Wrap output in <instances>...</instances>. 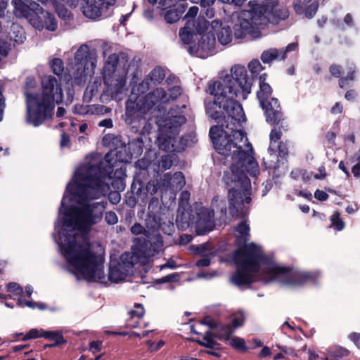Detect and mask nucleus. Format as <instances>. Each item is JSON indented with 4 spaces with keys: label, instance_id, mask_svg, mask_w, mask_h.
I'll use <instances>...</instances> for the list:
<instances>
[{
    "label": "nucleus",
    "instance_id": "1",
    "mask_svg": "<svg viewBox=\"0 0 360 360\" xmlns=\"http://www.w3.org/2000/svg\"><path fill=\"white\" fill-rule=\"evenodd\" d=\"M122 151L111 150L105 156L107 164L103 170L98 166L100 160L94 159L81 165L68 184L59 210V219L55 224L58 236L54 240L59 252L65 259L70 270L77 278L106 284L119 283L125 279L134 264H146L159 253L163 247L160 234L146 240V236L135 238L132 251L120 256V261L111 260L108 274L104 273V248L99 243L91 244L86 234L92 226L101 221L106 202L94 200L105 195L113 185V179L124 175L122 167L113 168L117 162H127Z\"/></svg>",
    "mask_w": 360,
    "mask_h": 360
},
{
    "label": "nucleus",
    "instance_id": "2",
    "mask_svg": "<svg viewBox=\"0 0 360 360\" xmlns=\"http://www.w3.org/2000/svg\"><path fill=\"white\" fill-rule=\"evenodd\" d=\"M252 82L248 79L244 67L235 66L231 75L209 84L208 91L214 101L207 102V114L218 120L227 113L224 122L220 126H213L210 136L216 150L226 159L230 171L224 176L226 185L232 186L229 190L230 213L245 216L251 202L250 181L245 172L256 176L259 173V165L254 157L253 148L240 129V124L245 121V116L238 99L245 100L251 92Z\"/></svg>",
    "mask_w": 360,
    "mask_h": 360
},
{
    "label": "nucleus",
    "instance_id": "3",
    "mask_svg": "<svg viewBox=\"0 0 360 360\" xmlns=\"http://www.w3.org/2000/svg\"><path fill=\"white\" fill-rule=\"evenodd\" d=\"M238 269L231 278L237 286L262 281H276L291 287L306 283H316L320 277L319 271L301 272L279 265L273 259L264 257L262 248L255 243L245 244L234 254Z\"/></svg>",
    "mask_w": 360,
    "mask_h": 360
},
{
    "label": "nucleus",
    "instance_id": "4",
    "mask_svg": "<svg viewBox=\"0 0 360 360\" xmlns=\"http://www.w3.org/2000/svg\"><path fill=\"white\" fill-rule=\"evenodd\" d=\"M250 10L240 12L235 23L233 30L236 38H244L249 35L252 38L260 37V27L269 22L277 23L286 19L289 15L286 8H280L277 2L272 5H260L249 2Z\"/></svg>",
    "mask_w": 360,
    "mask_h": 360
},
{
    "label": "nucleus",
    "instance_id": "5",
    "mask_svg": "<svg viewBox=\"0 0 360 360\" xmlns=\"http://www.w3.org/2000/svg\"><path fill=\"white\" fill-rule=\"evenodd\" d=\"M41 94H32L27 91L26 121L34 127L41 124L45 118L52 112L56 104L63 101V91L58 81L51 75L41 78Z\"/></svg>",
    "mask_w": 360,
    "mask_h": 360
},
{
    "label": "nucleus",
    "instance_id": "6",
    "mask_svg": "<svg viewBox=\"0 0 360 360\" xmlns=\"http://www.w3.org/2000/svg\"><path fill=\"white\" fill-rule=\"evenodd\" d=\"M198 30H204V34L198 39V43L190 48V51L202 58L214 53L217 40L220 44L226 46L231 43L233 37L231 27L220 20H214L210 22L202 18L200 19Z\"/></svg>",
    "mask_w": 360,
    "mask_h": 360
},
{
    "label": "nucleus",
    "instance_id": "7",
    "mask_svg": "<svg viewBox=\"0 0 360 360\" xmlns=\"http://www.w3.org/2000/svg\"><path fill=\"white\" fill-rule=\"evenodd\" d=\"M97 57L95 53L89 51L86 44L81 45L74 56V64L70 74L77 84L84 82L88 77H91L95 72Z\"/></svg>",
    "mask_w": 360,
    "mask_h": 360
},
{
    "label": "nucleus",
    "instance_id": "8",
    "mask_svg": "<svg viewBox=\"0 0 360 360\" xmlns=\"http://www.w3.org/2000/svg\"><path fill=\"white\" fill-rule=\"evenodd\" d=\"M184 116L172 115L163 120H159L158 124L160 131L157 139V144L160 149L165 151H174L175 139L179 133V127L185 123Z\"/></svg>",
    "mask_w": 360,
    "mask_h": 360
},
{
    "label": "nucleus",
    "instance_id": "9",
    "mask_svg": "<svg viewBox=\"0 0 360 360\" xmlns=\"http://www.w3.org/2000/svg\"><path fill=\"white\" fill-rule=\"evenodd\" d=\"M127 72L122 70V73L103 76L104 84L106 86V93L112 98L120 101L127 91L126 88Z\"/></svg>",
    "mask_w": 360,
    "mask_h": 360
},
{
    "label": "nucleus",
    "instance_id": "10",
    "mask_svg": "<svg viewBox=\"0 0 360 360\" xmlns=\"http://www.w3.org/2000/svg\"><path fill=\"white\" fill-rule=\"evenodd\" d=\"M213 212L209 208L197 205L195 229L198 235H204L214 229L215 223Z\"/></svg>",
    "mask_w": 360,
    "mask_h": 360
},
{
    "label": "nucleus",
    "instance_id": "11",
    "mask_svg": "<svg viewBox=\"0 0 360 360\" xmlns=\"http://www.w3.org/2000/svg\"><path fill=\"white\" fill-rule=\"evenodd\" d=\"M116 0H86L83 8L84 15L91 19L108 15V9L115 5Z\"/></svg>",
    "mask_w": 360,
    "mask_h": 360
},
{
    "label": "nucleus",
    "instance_id": "12",
    "mask_svg": "<svg viewBox=\"0 0 360 360\" xmlns=\"http://www.w3.org/2000/svg\"><path fill=\"white\" fill-rule=\"evenodd\" d=\"M197 20H188L185 26L179 30V37L181 41L184 44H190L192 41L191 46L188 47V52L193 55L190 51V48L195 44L198 42V39L204 34V30H198V25L200 23V19Z\"/></svg>",
    "mask_w": 360,
    "mask_h": 360
},
{
    "label": "nucleus",
    "instance_id": "13",
    "mask_svg": "<svg viewBox=\"0 0 360 360\" xmlns=\"http://www.w3.org/2000/svg\"><path fill=\"white\" fill-rule=\"evenodd\" d=\"M30 22L39 30L46 29L49 31H55L58 27V22L54 15L41 8V10L34 11L33 16L30 18Z\"/></svg>",
    "mask_w": 360,
    "mask_h": 360
},
{
    "label": "nucleus",
    "instance_id": "14",
    "mask_svg": "<svg viewBox=\"0 0 360 360\" xmlns=\"http://www.w3.org/2000/svg\"><path fill=\"white\" fill-rule=\"evenodd\" d=\"M150 104L145 101L144 96H138L134 100L131 96L126 103V117L127 120L142 117L150 109Z\"/></svg>",
    "mask_w": 360,
    "mask_h": 360
},
{
    "label": "nucleus",
    "instance_id": "15",
    "mask_svg": "<svg viewBox=\"0 0 360 360\" xmlns=\"http://www.w3.org/2000/svg\"><path fill=\"white\" fill-rule=\"evenodd\" d=\"M270 144L268 148L269 156L271 158V162H266V158H264V164L266 168L275 167V161L277 160L276 152L278 151L280 155H285L287 153L286 148L281 146L280 139L281 132L276 128L271 130L270 133Z\"/></svg>",
    "mask_w": 360,
    "mask_h": 360
},
{
    "label": "nucleus",
    "instance_id": "16",
    "mask_svg": "<svg viewBox=\"0 0 360 360\" xmlns=\"http://www.w3.org/2000/svg\"><path fill=\"white\" fill-rule=\"evenodd\" d=\"M12 5L13 6V13L18 18H25L30 20V18L33 16L31 11L34 13L41 10L39 4H36L32 0H12Z\"/></svg>",
    "mask_w": 360,
    "mask_h": 360
},
{
    "label": "nucleus",
    "instance_id": "17",
    "mask_svg": "<svg viewBox=\"0 0 360 360\" xmlns=\"http://www.w3.org/2000/svg\"><path fill=\"white\" fill-rule=\"evenodd\" d=\"M265 110L266 121L271 124H277L282 120L281 108L277 98H271L260 103Z\"/></svg>",
    "mask_w": 360,
    "mask_h": 360
},
{
    "label": "nucleus",
    "instance_id": "18",
    "mask_svg": "<svg viewBox=\"0 0 360 360\" xmlns=\"http://www.w3.org/2000/svg\"><path fill=\"white\" fill-rule=\"evenodd\" d=\"M233 329L230 326H223L218 328L217 336L236 349L244 350L245 342L243 338L232 336Z\"/></svg>",
    "mask_w": 360,
    "mask_h": 360
},
{
    "label": "nucleus",
    "instance_id": "19",
    "mask_svg": "<svg viewBox=\"0 0 360 360\" xmlns=\"http://www.w3.org/2000/svg\"><path fill=\"white\" fill-rule=\"evenodd\" d=\"M73 111L82 115H104L110 112V109L103 105H75Z\"/></svg>",
    "mask_w": 360,
    "mask_h": 360
},
{
    "label": "nucleus",
    "instance_id": "20",
    "mask_svg": "<svg viewBox=\"0 0 360 360\" xmlns=\"http://www.w3.org/2000/svg\"><path fill=\"white\" fill-rule=\"evenodd\" d=\"M185 184V179L181 172H176L173 175L167 173L164 176L162 186L172 191H179L184 186Z\"/></svg>",
    "mask_w": 360,
    "mask_h": 360
},
{
    "label": "nucleus",
    "instance_id": "21",
    "mask_svg": "<svg viewBox=\"0 0 360 360\" xmlns=\"http://www.w3.org/2000/svg\"><path fill=\"white\" fill-rule=\"evenodd\" d=\"M208 249L209 245L206 243L195 247L196 253L204 254L202 257L196 262L197 266L205 267L210 264V259L214 256V252L213 251H209L208 252H206Z\"/></svg>",
    "mask_w": 360,
    "mask_h": 360
},
{
    "label": "nucleus",
    "instance_id": "22",
    "mask_svg": "<svg viewBox=\"0 0 360 360\" xmlns=\"http://www.w3.org/2000/svg\"><path fill=\"white\" fill-rule=\"evenodd\" d=\"M267 75L264 73L259 77V89L257 93V98L259 103L269 99V97L272 93V89L271 86L265 81Z\"/></svg>",
    "mask_w": 360,
    "mask_h": 360
},
{
    "label": "nucleus",
    "instance_id": "23",
    "mask_svg": "<svg viewBox=\"0 0 360 360\" xmlns=\"http://www.w3.org/2000/svg\"><path fill=\"white\" fill-rule=\"evenodd\" d=\"M145 97V101L150 105L151 108L158 101L167 102L169 98H167V93L162 88H158L153 92L148 94Z\"/></svg>",
    "mask_w": 360,
    "mask_h": 360
},
{
    "label": "nucleus",
    "instance_id": "24",
    "mask_svg": "<svg viewBox=\"0 0 360 360\" xmlns=\"http://www.w3.org/2000/svg\"><path fill=\"white\" fill-rule=\"evenodd\" d=\"M285 58V53L283 49H269L262 52L261 60L264 63H270L274 60H283Z\"/></svg>",
    "mask_w": 360,
    "mask_h": 360
},
{
    "label": "nucleus",
    "instance_id": "25",
    "mask_svg": "<svg viewBox=\"0 0 360 360\" xmlns=\"http://www.w3.org/2000/svg\"><path fill=\"white\" fill-rule=\"evenodd\" d=\"M118 63V56L115 53L110 54L105 63L103 72V76L105 75H111L112 74L116 75L122 73L117 70V65Z\"/></svg>",
    "mask_w": 360,
    "mask_h": 360
},
{
    "label": "nucleus",
    "instance_id": "26",
    "mask_svg": "<svg viewBox=\"0 0 360 360\" xmlns=\"http://www.w3.org/2000/svg\"><path fill=\"white\" fill-rule=\"evenodd\" d=\"M8 36L11 41H13L17 44H22L25 40L23 28L18 24H13L11 25Z\"/></svg>",
    "mask_w": 360,
    "mask_h": 360
},
{
    "label": "nucleus",
    "instance_id": "27",
    "mask_svg": "<svg viewBox=\"0 0 360 360\" xmlns=\"http://www.w3.org/2000/svg\"><path fill=\"white\" fill-rule=\"evenodd\" d=\"M185 11L184 6L169 9L165 13V19L168 23H174L178 21Z\"/></svg>",
    "mask_w": 360,
    "mask_h": 360
},
{
    "label": "nucleus",
    "instance_id": "28",
    "mask_svg": "<svg viewBox=\"0 0 360 360\" xmlns=\"http://www.w3.org/2000/svg\"><path fill=\"white\" fill-rule=\"evenodd\" d=\"M235 236L245 242L248 239L250 236V227L246 221H243L238 225L235 231Z\"/></svg>",
    "mask_w": 360,
    "mask_h": 360
},
{
    "label": "nucleus",
    "instance_id": "29",
    "mask_svg": "<svg viewBox=\"0 0 360 360\" xmlns=\"http://www.w3.org/2000/svg\"><path fill=\"white\" fill-rule=\"evenodd\" d=\"M198 342L210 349H215L217 348V343L213 339L212 334L210 331H207L205 333V335H202L201 340H198Z\"/></svg>",
    "mask_w": 360,
    "mask_h": 360
},
{
    "label": "nucleus",
    "instance_id": "30",
    "mask_svg": "<svg viewBox=\"0 0 360 360\" xmlns=\"http://www.w3.org/2000/svg\"><path fill=\"white\" fill-rule=\"evenodd\" d=\"M244 320V314L241 311H238L232 316L231 323L226 326H230L234 331L236 328L240 327L243 324Z\"/></svg>",
    "mask_w": 360,
    "mask_h": 360
},
{
    "label": "nucleus",
    "instance_id": "31",
    "mask_svg": "<svg viewBox=\"0 0 360 360\" xmlns=\"http://www.w3.org/2000/svg\"><path fill=\"white\" fill-rule=\"evenodd\" d=\"M50 67L52 72L56 75H60L63 72V62L60 58H54L50 62Z\"/></svg>",
    "mask_w": 360,
    "mask_h": 360
},
{
    "label": "nucleus",
    "instance_id": "32",
    "mask_svg": "<svg viewBox=\"0 0 360 360\" xmlns=\"http://www.w3.org/2000/svg\"><path fill=\"white\" fill-rule=\"evenodd\" d=\"M165 72L160 68H155L150 73V80L153 81L155 84L160 83L165 79Z\"/></svg>",
    "mask_w": 360,
    "mask_h": 360
},
{
    "label": "nucleus",
    "instance_id": "33",
    "mask_svg": "<svg viewBox=\"0 0 360 360\" xmlns=\"http://www.w3.org/2000/svg\"><path fill=\"white\" fill-rule=\"evenodd\" d=\"M330 221L332 226H334L338 231H342L344 229L345 222L340 219L339 212H333L330 217Z\"/></svg>",
    "mask_w": 360,
    "mask_h": 360
},
{
    "label": "nucleus",
    "instance_id": "34",
    "mask_svg": "<svg viewBox=\"0 0 360 360\" xmlns=\"http://www.w3.org/2000/svg\"><path fill=\"white\" fill-rule=\"evenodd\" d=\"M18 305L20 307H27L32 309L36 307L40 309H45V306L42 303H36L30 300H25L20 297L18 299Z\"/></svg>",
    "mask_w": 360,
    "mask_h": 360
},
{
    "label": "nucleus",
    "instance_id": "35",
    "mask_svg": "<svg viewBox=\"0 0 360 360\" xmlns=\"http://www.w3.org/2000/svg\"><path fill=\"white\" fill-rule=\"evenodd\" d=\"M43 337L54 340L57 344H60L63 341L60 333L56 331H44Z\"/></svg>",
    "mask_w": 360,
    "mask_h": 360
},
{
    "label": "nucleus",
    "instance_id": "36",
    "mask_svg": "<svg viewBox=\"0 0 360 360\" xmlns=\"http://www.w3.org/2000/svg\"><path fill=\"white\" fill-rule=\"evenodd\" d=\"M248 69L252 75H257L262 70L263 67L258 60H253L249 63Z\"/></svg>",
    "mask_w": 360,
    "mask_h": 360
},
{
    "label": "nucleus",
    "instance_id": "37",
    "mask_svg": "<svg viewBox=\"0 0 360 360\" xmlns=\"http://www.w3.org/2000/svg\"><path fill=\"white\" fill-rule=\"evenodd\" d=\"M8 292L13 294L14 296L22 295L23 292L22 288L16 283H11L7 285Z\"/></svg>",
    "mask_w": 360,
    "mask_h": 360
},
{
    "label": "nucleus",
    "instance_id": "38",
    "mask_svg": "<svg viewBox=\"0 0 360 360\" xmlns=\"http://www.w3.org/2000/svg\"><path fill=\"white\" fill-rule=\"evenodd\" d=\"M145 313L143 307L140 304H136L134 307V309L130 311V315L131 319L141 318Z\"/></svg>",
    "mask_w": 360,
    "mask_h": 360
},
{
    "label": "nucleus",
    "instance_id": "39",
    "mask_svg": "<svg viewBox=\"0 0 360 360\" xmlns=\"http://www.w3.org/2000/svg\"><path fill=\"white\" fill-rule=\"evenodd\" d=\"M311 4L307 7L305 11V15L308 18H311L316 13L319 4L318 1L311 0Z\"/></svg>",
    "mask_w": 360,
    "mask_h": 360
},
{
    "label": "nucleus",
    "instance_id": "40",
    "mask_svg": "<svg viewBox=\"0 0 360 360\" xmlns=\"http://www.w3.org/2000/svg\"><path fill=\"white\" fill-rule=\"evenodd\" d=\"M44 330H38L37 328L31 329L23 338V340H27L32 338H37L43 337Z\"/></svg>",
    "mask_w": 360,
    "mask_h": 360
},
{
    "label": "nucleus",
    "instance_id": "41",
    "mask_svg": "<svg viewBox=\"0 0 360 360\" xmlns=\"http://www.w3.org/2000/svg\"><path fill=\"white\" fill-rule=\"evenodd\" d=\"M105 221L109 225H114L117 223L118 217L115 212L109 211L105 213Z\"/></svg>",
    "mask_w": 360,
    "mask_h": 360
},
{
    "label": "nucleus",
    "instance_id": "42",
    "mask_svg": "<svg viewBox=\"0 0 360 360\" xmlns=\"http://www.w3.org/2000/svg\"><path fill=\"white\" fill-rule=\"evenodd\" d=\"M9 49L8 43L0 39V60L8 56Z\"/></svg>",
    "mask_w": 360,
    "mask_h": 360
},
{
    "label": "nucleus",
    "instance_id": "43",
    "mask_svg": "<svg viewBox=\"0 0 360 360\" xmlns=\"http://www.w3.org/2000/svg\"><path fill=\"white\" fill-rule=\"evenodd\" d=\"M172 165V161L169 155L162 156L159 163V167L166 170L169 169Z\"/></svg>",
    "mask_w": 360,
    "mask_h": 360
},
{
    "label": "nucleus",
    "instance_id": "44",
    "mask_svg": "<svg viewBox=\"0 0 360 360\" xmlns=\"http://www.w3.org/2000/svg\"><path fill=\"white\" fill-rule=\"evenodd\" d=\"M314 197L320 201H326L328 198V195L323 191L316 190L314 193Z\"/></svg>",
    "mask_w": 360,
    "mask_h": 360
},
{
    "label": "nucleus",
    "instance_id": "45",
    "mask_svg": "<svg viewBox=\"0 0 360 360\" xmlns=\"http://www.w3.org/2000/svg\"><path fill=\"white\" fill-rule=\"evenodd\" d=\"M353 68L352 67H349V70H348V73H347V75L345 77H342L340 79V82H339V84H340V86L341 88H344L345 86V82L347 81V80H353L354 77H352V74H351V72H354L353 70Z\"/></svg>",
    "mask_w": 360,
    "mask_h": 360
},
{
    "label": "nucleus",
    "instance_id": "46",
    "mask_svg": "<svg viewBox=\"0 0 360 360\" xmlns=\"http://www.w3.org/2000/svg\"><path fill=\"white\" fill-rule=\"evenodd\" d=\"M102 343L99 341H93L90 343L89 349L93 352H97L101 351Z\"/></svg>",
    "mask_w": 360,
    "mask_h": 360
},
{
    "label": "nucleus",
    "instance_id": "47",
    "mask_svg": "<svg viewBox=\"0 0 360 360\" xmlns=\"http://www.w3.org/2000/svg\"><path fill=\"white\" fill-rule=\"evenodd\" d=\"M326 176L327 175H326L325 167L323 166H321L319 168L318 172L314 174V177L316 179L323 180L326 177Z\"/></svg>",
    "mask_w": 360,
    "mask_h": 360
},
{
    "label": "nucleus",
    "instance_id": "48",
    "mask_svg": "<svg viewBox=\"0 0 360 360\" xmlns=\"http://www.w3.org/2000/svg\"><path fill=\"white\" fill-rule=\"evenodd\" d=\"M181 94V89L179 86H174L169 89V96L172 99L176 98Z\"/></svg>",
    "mask_w": 360,
    "mask_h": 360
},
{
    "label": "nucleus",
    "instance_id": "49",
    "mask_svg": "<svg viewBox=\"0 0 360 360\" xmlns=\"http://www.w3.org/2000/svg\"><path fill=\"white\" fill-rule=\"evenodd\" d=\"M56 11L58 12V15L60 18H69V16H70L69 11L66 8H63V6H57Z\"/></svg>",
    "mask_w": 360,
    "mask_h": 360
},
{
    "label": "nucleus",
    "instance_id": "50",
    "mask_svg": "<svg viewBox=\"0 0 360 360\" xmlns=\"http://www.w3.org/2000/svg\"><path fill=\"white\" fill-rule=\"evenodd\" d=\"M120 199H121V196L119 193L113 192V193H110L109 200L112 204H114V205L117 204L120 201Z\"/></svg>",
    "mask_w": 360,
    "mask_h": 360
},
{
    "label": "nucleus",
    "instance_id": "51",
    "mask_svg": "<svg viewBox=\"0 0 360 360\" xmlns=\"http://www.w3.org/2000/svg\"><path fill=\"white\" fill-rule=\"evenodd\" d=\"M330 73L335 76V77H340L342 72V68L338 65H332L330 68Z\"/></svg>",
    "mask_w": 360,
    "mask_h": 360
},
{
    "label": "nucleus",
    "instance_id": "52",
    "mask_svg": "<svg viewBox=\"0 0 360 360\" xmlns=\"http://www.w3.org/2000/svg\"><path fill=\"white\" fill-rule=\"evenodd\" d=\"M201 323L207 325L211 328H214L217 327V323H216V321L210 317L204 319L203 321H202Z\"/></svg>",
    "mask_w": 360,
    "mask_h": 360
},
{
    "label": "nucleus",
    "instance_id": "53",
    "mask_svg": "<svg viewBox=\"0 0 360 360\" xmlns=\"http://www.w3.org/2000/svg\"><path fill=\"white\" fill-rule=\"evenodd\" d=\"M218 202H219V205H221V212L224 214L226 212V208L224 207V203L222 200H219V198H214L212 200V204H211L212 208L214 209L215 207V206L218 205Z\"/></svg>",
    "mask_w": 360,
    "mask_h": 360
},
{
    "label": "nucleus",
    "instance_id": "54",
    "mask_svg": "<svg viewBox=\"0 0 360 360\" xmlns=\"http://www.w3.org/2000/svg\"><path fill=\"white\" fill-rule=\"evenodd\" d=\"M5 107V99L1 91H0V122L3 120Z\"/></svg>",
    "mask_w": 360,
    "mask_h": 360
},
{
    "label": "nucleus",
    "instance_id": "55",
    "mask_svg": "<svg viewBox=\"0 0 360 360\" xmlns=\"http://www.w3.org/2000/svg\"><path fill=\"white\" fill-rule=\"evenodd\" d=\"M198 13V8L197 6H192L189 8L188 13L186 15V18H193L196 16Z\"/></svg>",
    "mask_w": 360,
    "mask_h": 360
},
{
    "label": "nucleus",
    "instance_id": "56",
    "mask_svg": "<svg viewBox=\"0 0 360 360\" xmlns=\"http://www.w3.org/2000/svg\"><path fill=\"white\" fill-rule=\"evenodd\" d=\"M144 231V228L139 224H134L131 228V231L134 234H140Z\"/></svg>",
    "mask_w": 360,
    "mask_h": 360
},
{
    "label": "nucleus",
    "instance_id": "57",
    "mask_svg": "<svg viewBox=\"0 0 360 360\" xmlns=\"http://www.w3.org/2000/svg\"><path fill=\"white\" fill-rule=\"evenodd\" d=\"M70 139L65 134H63L61 136L60 140V146L62 148H69L70 147Z\"/></svg>",
    "mask_w": 360,
    "mask_h": 360
},
{
    "label": "nucleus",
    "instance_id": "58",
    "mask_svg": "<svg viewBox=\"0 0 360 360\" xmlns=\"http://www.w3.org/2000/svg\"><path fill=\"white\" fill-rule=\"evenodd\" d=\"M300 176H302V178L303 179V180H308L309 179L308 176L307 178H305L304 174L302 173V171H301V170L296 169V170L292 171L291 176L292 178L298 179L300 177Z\"/></svg>",
    "mask_w": 360,
    "mask_h": 360
},
{
    "label": "nucleus",
    "instance_id": "59",
    "mask_svg": "<svg viewBox=\"0 0 360 360\" xmlns=\"http://www.w3.org/2000/svg\"><path fill=\"white\" fill-rule=\"evenodd\" d=\"M98 126L101 127L111 128L112 127V121L111 119L103 120L98 123Z\"/></svg>",
    "mask_w": 360,
    "mask_h": 360
},
{
    "label": "nucleus",
    "instance_id": "60",
    "mask_svg": "<svg viewBox=\"0 0 360 360\" xmlns=\"http://www.w3.org/2000/svg\"><path fill=\"white\" fill-rule=\"evenodd\" d=\"M349 339L353 341L359 348H360V333H352L349 335Z\"/></svg>",
    "mask_w": 360,
    "mask_h": 360
},
{
    "label": "nucleus",
    "instance_id": "61",
    "mask_svg": "<svg viewBox=\"0 0 360 360\" xmlns=\"http://www.w3.org/2000/svg\"><path fill=\"white\" fill-rule=\"evenodd\" d=\"M352 172L356 177L360 176V162L357 161V163L353 166Z\"/></svg>",
    "mask_w": 360,
    "mask_h": 360
},
{
    "label": "nucleus",
    "instance_id": "62",
    "mask_svg": "<svg viewBox=\"0 0 360 360\" xmlns=\"http://www.w3.org/2000/svg\"><path fill=\"white\" fill-rule=\"evenodd\" d=\"M342 111V107L339 103H336L335 105L331 108V112L333 114H340Z\"/></svg>",
    "mask_w": 360,
    "mask_h": 360
},
{
    "label": "nucleus",
    "instance_id": "63",
    "mask_svg": "<svg viewBox=\"0 0 360 360\" xmlns=\"http://www.w3.org/2000/svg\"><path fill=\"white\" fill-rule=\"evenodd\" d=\"M271 354V350L268 347H264L261 350L259 356L261 358L268 356Z\"/></svg>",
    "mask_w": 360,
    "mask_h": 360
},
{
    "label": "nucleus",
    "instance_id": "64",
    "mask_svg": "<svg viewBox=\"0 0 360 360\" xmlns=\"http://www.w3.org/2000/svg\"><path fill=\"white\" fill-rule=\"evenodd\" d=\"M217 275H218V273L214 271H212V273L198 274V276L200 278H205L206 279H210V278H212Z\"/></svg>",
    "mask_w": 360,
    "mask_h": 360
}]
</instances>
